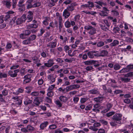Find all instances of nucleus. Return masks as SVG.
I'll return each instance as SVG.
<instances>
[{
    "label": "nucleus",
    "mask_w": 133,
    "mask_h": 133,
    "mask_svg": "<svg viewBox=\"0 0 133 133\" xmlns=\"http://www.w3.org/2000/svg\"><path fill=\"white\" fill-rule=\"evenodd\" d=\"M84 29L88 31V33L90 35H93L96 33V28L91 25H88L84 26Z\"/></svg>",
    "instance_id": "obj_1"
},
{
    "label": "nucleus",
    "mask_w": 133,
    "mask_h": 133,
    "mask_svg": "<svg viewBox=\"0 0 133 133\" xmlns=\"http://www.w3.org/2000/svg\"><path fill=\"white\" fill-rule=\"evenodd\" d=\"M26 3L27 4L26 8L27 9L39 7L40 6L41 4V3L39 2L35 3L33 4H32V3L30 2L28 0L26 1Z\"/></svg>",
    "instance_id": "obj_2"
},
{
    "label": "nucleus",
    "mask_w": 133,
    "mask_h": 133,
    "mask_svg": "<svg viewBox=\"0 0 133 133\" xmlns=\"http://www.w3.org/2000/svg\"><path fill=\"white\" fill-rule=\"evenodd\" d=\"M32 76L30 74H28L26 75L24 77V79L23 81V84H26L29 83L31 81V78Z\"/></svg>",
    "instance_id": "obj_3"
},
{
    "label": "nucleus",
    "mask_w": 133,
    "mask_h": 133,
    "mask_svg": "<svg viewBox=\"0 0 133 133\" xmlns=\"http://www.w3.org/2000/svg\"><path fill=\"white\" fill-rule=\"evenodd\" d=\"M57 42V39L55 38L54 42H50L47 44L46 46L50 48H55L56 46Z\"/></svg>",
    "instance_id": "obj_4"
},
{
    "label": "nucleus",
    "mask_w": 133,
    "mask_h": 133,
    "mask_svg": "<svg viewBox=\"0 0 133 133\" xmlns=\"http://www.w3.org/2000/svg\"><path fill=\"white\" fill-rule=\"evenodd\" d=\"M122 115L120 114H116L114 115L112 118V119H115L116 121H118V122L121 123V121L122 119Z\"/></svg>",
    "instance_id": "obj_5"
},
{
    "label": "nucleus",
    "mask_w": 133,
    "mask_h": 133,
    "mask_svg": "<svg viewBox=\"0 0 133 133\" xmlns=\"http://www.w3.org/2000/svg\"><path fill=\"white\" fill-rule=\"evenodd\" d=\"M26 15H23L20 18H18L16 21V23L18 25L22 24L26 20Z\"/></svg>",
    "instance_id": "obj_6"
},
{
    "label": "nucleus",
    "mask_w": 133,
    "mask_h": 133,
    "mask_svg": "<svg viewBox=\"0 0 133 133\" xmlns=\"http://www.w3.org/2000/svg\"><path fill=\"white\" fill-rule=\"evenodd\" d=\"M19 71L18 69H16L14 71L10 70L8 71V74L12 77H15L17 76L18 73Z\"/></svg>",
    "instance_id": "obj_7"
},
{
    "label": "nucleus",
    "mask_w": 133,
    "mask_h": 133,
    "mask_svg": "<svg viewBox=\"0 0 133 133\" xmlns=\"http://www.w3.org/2000/svg\"><path fill=\"white\" fill-rule=\"evenodd\" d=\"M54 64L53 59H50L48 61L47 63H44V65L47 67H50Z\"/></svg>",
    "instance_id": "obj_8"
},
{
    "label": "nucleus",
    "mask_w": 133,
    "mask_h": 133,
    "mask_svg": "<svg viewBox=\"0 0 133 133\" xmlns=\"http://www.w3.org/2000/svg\"><path fill=\"white\" fill-rule=\"evenodd\" d=\"M33 13L31 11H29L28 12L27 17L25 18L26 20L28 22L31 21L33 19Z\"/></svg>",
    "instance_id": "obj_9"
},
{
    "label": "nucleus",
    "mask_w": 133,
    "mask_h": 133,
    "mask_svg": "<svg viewBox=\"0 0 133 133\" xmlns=\"http://www.w3.org/2000/svg\"><path fill=\"white\" fill-rule=\"evenodd\" d=\"M48 79L50 81V83H52L55 81V77H54L52 74H50L48 76Z\"/></svg>",
    "instance_id": "obj_10"
},
{
    "label": "nucleus",
    "mask_w": 133,
    "mask_h": 133,
    "mask_svg": "<svg viewBox=\"0 0 133 133\" xmlns=\"http://www.w3.org/2000/svg\"><path fill=\"white\" fill-rule=\"evenodd\" d=\"M70 13L67 10V9H65L64 10L63 12V16L65 18H68L70 16Z\"/></svg>",
    "instance_id": "obj_11"
},
{
    "label": "nucleus",
    "mask_w": 133,
    "mask_h": 133,
    "mask_svg": "<svg viewBox=\"0 0 133 133\" xmlns=\"http://www.w3.org/2000/svg\"><path fill=\"white\" fill-rule=\"evenodd\" d=\"M108 52L107 50H103L101 51V54L100 55H95V56L97 57H103L107 55L108 54Z\"/></svg>",
    "instance_id": "obj_12"
},
{
    "label": "nucleus",
    "mask_w": 133,
    "mask_h": 133,
    "mask_svg": "<svg viewBox=\"0 0 133 133\" xmlns=\"http://www.w3.org/2000/svg\"><path fill=\"white\" fill-rule=\"evenodd\" d=\"M89 92L91 94L93 95L99 94L100 92L97 89H94L89 91Z\"/></svg>",
    "instance_id": "obj_13"
},
{
    "label": "nucleus",
    "mask_w": 133,
    "mask_h": 133,
    "mask_svg": "<svg viewBox=\"0 0 133 133\" xmlns=\"http://www.w3.org/2000/svg\"><path fill=\"white\" fill-rule=\"evenodd\" d=\"M59 39H61V41H62V43L63 44H65L66 42L68 40V39L67 37H63V36L61 35L59 36Z\"/></svg>",
    "instance_id": "obj_14"
},
{
    "label": "nucleus",
    "mask_w": 133,
    "mask_h": 133,
    "mask_svg": "<svg viewBox=\"0 0 133 133\" xmlns=\"http://www.w3.org/2000/svg\"><path fill=\"white\" fill-rule=\"evenodd\" d=\"M38 26V23H33L27 26V28L28 29H30L31 28H34L35 29L37 28Z\"/></svg>",
    "instance_id": "obj_15"
},
{
    "label": "nucleus",
    "mask_w": 133,
    "mask_h": 133,
    "mask_svg": "<svg viewBox=\"0 0 133 133\" xmlns=\"http://www.w3.org/2000/svg\"><path fill=\"white\" fill-rule=\"evenodd\" d=\"M107 108L105 109L103 111L105 113L109 111L110 109L112 107V105L111 103H108L106 104Z\"/></svg>",
    "instance_id": "obj_16"
},
{
    "label": "nucleus",
    "mask_w": 133,
    "mask_h": 133,
    "mask_svg": "<svg viewBox=\"0 0 133 133\" xmlns=\"http://www.w3.org/2000/svg\"><path fill=\"white\" fill-rule=\"evenodd\" d=\"M96 62V61L94 60L88 61L84 62V63L86 65H91L93 63L95 64Z\"/></svg>",
    "instance_id": "obj_17"
},
{
    "label": "nucleus",
    "mask_w": 133,
    "mask_h": 133,
    "mask_svg": "<svg viewBox=\"0 0 133 133\" xmlns=\"http://www.w3.org/2000/svg\"><path fill=\"white\" fill-rule=\"evenodd\" d=\"M48 124V122H44L42 123L40 125V128L41 129L43 130L46 127Z\"/></svg>",
    "instance_id": "obj_18"
},
{
    "label": "nucleus",
    "mask_w": 133,
    "mask_h": 133,
    "mask_svg": "<svg viewBox=\"0 0 133 133\" xmlns=\"http://www.w3.org/2000/svg\"><path fill=\"white\" fill-rule=\"evenodd\" d=\"M112 121H111V122L110 123V124L111 126L112 127H115L117 125V123L120 124L121 123H120V122H118V121H116L115 119H112Z\"/></svg>",
    "instance_id": "obj_19"
},
{
    "label": "nucleus",
    "mask_w": 133,
    "mask_h": 133,
    "mask_svg": "<svg viewBox=\"0 0 133 133\" xmlns=\"http://www.w3.org/2000/svg\"><path fill=\"white\" fill-rule=\"evenodd\" d=\"M60 101L63 102H65L67 101L68 98L67 97L64 96H61L59 97Z\"/></svg>",
    "instance_id": "obj_20"
},
{
    "label": "nucleus",
    "mask_w": 133,
    "mask_h": 133,
    "mask_svg": "<svg viewBox=\"0 0 133 133\" xmlns=\"http://www.w3.org/2000/svg\"><path fill=\"white\" fill-rule=\"evenodd\" d=\"M2 3L3 5H5L8 8H9L11 6L10 2V1H2Z\"/></svg>",
    "instance_id": "obj_21"
},
{
    "label": "nucleus",
    "mask_w": 133,
    "mask_h": 133,
    "mask_svg": "<svg viewBox=\"0 0 133 133\" xmlns=\"http://www.w3.org/2000/svg\"><path fill=\"white\" fill-rule=\"evenodd\" d=\"M119 44V42L116 40H114L113 42L110 44V46L111 47L116 46Z\"/></svg>",
    "instance_id": "obj_22"
},
{
    "label": "nucleus",
    "mask_w": 133,
    "mask_h": 133,
    "mask_svg": "<svg viewBox=\"0 0 133 133\" xmlns=\"http://www.w3.org/2000/svg\"><path fill=\"white\" fill-rule=\"evenodd\" d=\"M42 100V99L41 98H38L34 100V103L36 105L38 106Z\"/></svg>",
    "instance_id": "obj_23"
},
{
    "label": "nucleus",
    "mask_w": 133,
    "mask_h": 133,
    "mask_svg": "<svg viewBox=\"0 0 133 133\" xmlns=\"http://www.w3.org/2000/svg\"><path fill=\"white\" fill-rule=\"evenodd\" d=\"M103 98V97H100L95 98L94 99V101L96 102H100L102 101Z\"/></svg>",
    "instance_id": "obj_24"
},
{
    "label": "nucleus",
    "mask_w": 133,
    "mask_h": 133,
    "mask_svg": "<svg viewBox=\"0 0 133 133\" xmlns=\"http://www.w3.org/2000/svg\"><path fill=\"white\" fill-rule=\"evenodd\" d=\"M44 19L43 22V24L45 25H48L49 24L48 21L49 20V18L48 17H45Z\"/></svg>",
    "instance_id": "obj_25"
},
{
    "label": "nucleus",
    "mask_w": 133,
    "mask_h": 133,
    "mask_svg": "<svg viewBox=\"0 0 133 133\" xmlns=\"http://www.w3.org/2000/svg\"><path fill=\"white\" fill-rule=\"evenodd\" d=\"M32 59L35 64L38 63L40 61V60L39 58L36 56L32 57Z\"/></svg>",
    "instance_id": "obj_26"
},
{
    "label": "nucleus",
    "mask_w": 133,
    "mask_h": 133,
    "mask_svg": "<svg viewBox=\"0 0 133 133\" xmlns=\"http://www.w3.org/2000/svg\"><path fill=\"white\" fill-rule=\"evenodd\" d=\"M24 91V89L22 88H20L18 89L17 92H13V93L16 95H18L19 93H22Z\"/></svg>",
    "instance_id": "obj_27"
},
{
    "label": "nucleus",
    "mask_w": 133,
    "mask_h": 133,
    "mask_svg": "<svg viewBox=\"0 0 133 133\" xmlns=\"http://www.w3.org/2000/svg\"><path fill=\"white\" fill-rule=\"evenodd\" d=\"M75 61V58L73 57H71L69 59L66 58L64 59V61L66 62L69 63H71L73 61Z\"/></svg>",
    "instance_id": "obj_28"
},
{
    "label": "nucleus",
    "mask_w": 133,
    "mask_h": 133,
    "mask_svg": "<svg viewBox=\"0 0 133 133\" xmlns=\"http://www.w3.org/2000/svg\"><path fill=\"white\" fill-rule=\"evenodd\" d=\"M28 132V131L32 132L34 130V128L32 126L30 125H28L26 127Z\"/></svg>",
    "instance_id": "obj_29"
},
{
    "label": "nucleus",
    "mask_w": 133,
    "mask_h": 133,
    "mask_svg": "<svg viewBox=\"0 0 133 133\" xmlns=\"http://www.w3.org/2000/svg\"><path fill=\"white\" fill-rule=\"evenodd\" d=\"M128 72L131 71L133 69V64H130L126 66Z\"/></svg>",
    "instance_id": "obj_30"
},
{
    "label": "nucleus",
    "mask_w": 133,
    "mask_h": 133,
    "mask_svg": "<svg viewBox=\"0 0 133 133\" xmlns=\"http://www.w3.org/2000/svg\"><path fill=\"white\" fill-rule=\"evenodd\" d=\"M9 91V90L5 88L2 91V94L4 96H6L8 95Z\"/></svg>",
    "instance_id": "obj_31"
},
{
    "label": "nucleus",
    "mask_w": 133,
    "mask_h": 133,
    "mask_svg": "<svg viewBox=\"0 0 133 133\" xmlns=\"http://www.w3.org/2000/svg\"><path fill=\"white\" fill-rule=\"evenodd\" d=\"M32 102V100L29 99H27L24 101V103L25 105H28L31 104Z\"/></svg>",
    "instance_id": "obj_32"
},
{
    "label": "nucleus",
    "mask_w": 133,
    "mask_h": 133,
    "mask_svg": "<svg viewBox=\"0 0 133 133\" xmlns=\"http://www.w3.org/2000/svg\"><path fill=\"white\" fill-rule=\"evenodd\" d=\"M64 25L66 28H69L71 26L70 22L69 21L67 20L64 23Z\"/></svg>",
    "instance_id": "obj_33"
},
{
    "label": "nucleus",
    "mask_w": 133,
    "mask_h": 133,
    "mask_svg": "<svg viewBox=\"0 0 133 133\" xmlns=\"http://www.w3.org/2000/svg\"><path fill=\"white\" fill-rule=\"evenodd\" d=\"M55 103L59 107H61L62 106V104L59 100H57L55 101Z\"/></svg>",
    "instance_id": "obj_34"
},
{
    "label": "nucleus",
    "mask_w": 133,
    "mask_h": 133,
    "mask_svg": "<svg viewBox=\"0 0 133 133\" xmlns=\"http://www.w3.org/2000/svg\"><path fill=\"white\" fill-rule=\"evenodd\" d=\"M87 55L89 58H92L94 57L93 51L88 52L87 53Z\"/></svg>",
    "instance_id": "obj_35"
},
{
    "label": "nucleus",
    "mask_w": 133,
    "mask_h": 133,
    "mask_svg": "<svg viewBox=\"0 0 133 133\" xmlns=\"http://www.w3.org/2000/svg\"><path fill=\"white\" fill-rule=\"evenodd\" d=\"M121 67L120 65L117 63L115 64L114 66V69L116 70H119Z\"/></svg>",
    "instance_id": "obj_36"
},
{
    "label": "nucleus",
    "mask_w": 133,
    "mask_h": 133,
    "mask_svg": "<svg viewBox=\"0 0 133 133\" xmlns=\"http://www.w3.org/2000/svg\"><path fill=\"white\" fill-rule=\"evenodd\" d=\"M101 29L105 31H107L108 30V28L106 27V26L104 25L100 24L99 25Z\"/></svg>",
    "instance_id": "obj_37"
},
{
    "label": "nucleus",
    "mask_w": 133,
    "mask_h": 133,
    "mask_svg": "<svg viewBox=\"0 0 133 133\" xmlns=\"http://www.w3.org/2000/svg\"><path fill=\"white\" fill-rule=\"evenodd\" d=\"M22 43L24 44L27 45L30 44L31 43V41L28 38V39L23 41Z\"/></svg>",
    "instance_id": "obj_38"
},
{
    "label": "nucleus",
    "mask_w": 133,
    "mask_h": 133,
    "mask_svg": "<svg viewBox=\"0 0 133 133\" xmlns=\"http://www.w3.org/2000/svg\"><path fill=\"white\" fill-rule=\"evenodd\" d=\"M104 44V43L102 41H99L97 44V46L98 47H101L103 46Z\"/></svg>",
    "instance_id": "obj_39"
},
{
    "label": "nucleus",
    "mask_w": 133,
    "mask_h": 133,
    "mask_svg": "<svg viewBox=\"0 0 133 133\" xmlns=\"http://www.w3.org/2000/svg\"><path fill=\"white\" fill-rule=\"evenodd\" d=\"M56 4L52 2V1L50 0L48 3V6L50 7H52L54 6Z\"/></svg>",
    "instance_id": "obj_40"
},
{
    "label": "nucleus",
    "mask_w": 133,
    "mask_h": 133,
    "mask_svg": "<svg viewBox=\"0 0 133 133\" xmlns=\"http://www.w3.org/2000/svg\"><path fill=\"white\" fill-rule=\"evenodd\" d=\"M74 89L73 85H69L66 87V92L72 90Z\"/></svg>",
    "instance_id": "obj_41"
},
{
    "label": "nucleus",
    "mask_w": 133,
    "mask_h": 133,
    "mask_svg": "<svg viewBox=\"0 0 133 133\" xmlns=\"http://www.w3.org/2000/svg\"><path fill=\"white\" fill-rule=\"evenodd\" d=\"M133 76V72H129L125 75V77H130Z\"/></svg>",
    "instance_id": "obj_42"
},
{
    "label": "nucleus",
    "mask_w": 133,
    "mask_h": 133,
    "mask_svg": "<svg viewBox=\"0 0 133 133\" xmlns=\"http://www.w3.org/2000/svg\"><path fill=\"white\" fill-rule=\"evenodd\" d=\"M123 101L126 104H130L131 102L129 98H126L125 99H123Z\"/></svg>",
    "instance_id": "obj_43"
},
{
    "label": "nucleus",
    "mask_w": 133,
    "mask_h": 133,
    "mask_svg": "<svg viewBox=\"0 0 133 133\" xmlns=\"http://www.w3.org/2000/svg\"><path fill=\"white\" fill-rule=\"evenodd\" d=\"M88 99L89 98L87 97L81 98L80 99V102L82 103H84L88 100Z\"/></svg>",
    "instance_id": "obj_44"
},
{
    "label": "nucleus",
    "mask_w": 133,
    "mask_h": 133,
    "mask_svg": "<svg viewBox=\"0 0 133 133\" xmlns=\"http://www.w3.org/2000/svg\"><path fill=\"white\" fill-rule=\"evenodd\" d=\"M115 113V112L114 111H111L109 112L106 114V115L108 117H109L110 116H112V115H114Z\"/></svg>",
    "instance_id": "obj_45"
},
{
    "label": "nucleus",
    "mask_w": 133,
    "mask_h": 133,
    "mask_svg": "<svg viewBox=\"0 0 133 133\" xmlns=\"http://www.w3.org/2000/svg\"><path fill=\"white\" fill-rule=\"evenodd\" d=\"M36 36L35 35H33L30 36L28 38L31 41L34 40L36 39Z\"/></svg>",
    "instance_id": "obj_46"
},
{
    "label": "nucleus",
    "mask_w": 133,
    "mask_h": 133,
    "mask_svg": "<svg viewBox=\"0 0 133 133\" xmlns=\"http://www.w3.org/2000/svg\"><path fill=\"white\" fill-rule=\"evenodd\" d=\"M128 72V71L127 70L126 67L125 68H123L119 71V73H126Z\"/></svg>",
    "instance_id": "obj_47"
},
{
    "label": "nucleus",
    "mask_w": 133,
    "mask_h": 133,
    "mask_svg": "<svg viewBox=\"0 0 133 133\" xmlns=\"http://www.w3.org/2000/svg\"><path fill=\"white\" fill-rule=\"evenodd\" d=\"M99 121L102 124L104 125H107L108 123L107 121L103 119H101L99 120Z\"/></svg>",
    "instance_id": "obj_48"
},
{
    "label": "nucleus",
    "mask_w": 133,
    "mask_h": 133,
    "mask_svg": "<svg viewBox=\"0 0 133 133\" xmlns=\"http://www.w3.org/2000/svg\"><path fill=\"white\" fill-rule=\"evenodd\" d=\"M41 56L44 58H45L47 56H49V54H46L45 52L43 51L41 53Z\"/></svg>",
    "instance_id": "obj_49"
},
{
    "label": "nucleus",
    "mask_w": 133,
    "mask_h": 133,
    "mask_svg": "<svg viewBox=\"0 0 133 133\" xmlns=\"http://www.w3.org/2000/svg\"><path fill=\"white\" fill-rule=\"evenodd\" d=\"M80 16L79 15H77L74 17L73 20L75 21H78L80 19Z\"/></svg>",
    "instance_id": "obj_50"
},
{
    "label": "nucleus",
    "mask_w": 133,
    "mask_h": 133,
    "mask_svg": "<svg viewBox=\"0 0 133 133\" xmlns=\"http://www.w3.org/2000/svg\"><path fill=\"white\" fill-rule=\"evenodd\" d=\"M130 79L129 78H121L122 81L124 82H129Z\"/></svg>",
    "instance_id": "obj_51"
},
{
    "label": "nucleus",
    "mask_w": 133,
    "mask_h": 133,
    "mask_svg": "<svg viewBox=\"0 0 133 133\" xmlns=\"http://www.w3.org/2000/svg\"><path fill=\"white\" fill-rule=\"evenodd\" d=\"M66 9H67L68 11H72L74 10V8L71 5L67 7Z\"/></svg>",
    "instance_id": "obj_52"
},
{
    "label": "nucleus",
    "mask_w": 133,
    "mask_h": 133,
    "mask_svg": "<svg viewBox=\"0 0 133 133\" xmlns=\"http://www.w3.org/2000/svg\"><path fill=\"white\" fill-rule=\"evenodd\" d=\"M89 129L94 131H97L98 130V129L93 126L90 127Z\"/></svg>",
    "instance_id": "obj_53"
},
{
    "label": "nucleus",
    "mask_w": 133,
    "mask_h": 133,
    "mask_svg": "<svg viewBox=\"0 0 133 133\" xmlns=\"http://www.w3.org/2000/svg\"><path fill=\"white\" fill-rule=\"evenodd\" d=\"M7 75L6 74L4 73H0V78H6L7 77Z\"/></svg>",
    "instance_id": "obj_54"
},
{
    "label": "nucleus",
    "mask_w": 133,
    "mask_h": 133,
    "mask_svg": "<svg viewBox=\"0 0 133 133\" xmlns=\"http://www.w3.org/2000/svg\"><path fill=\"white\" fill-rule=\"evenodd\" d=\"M111 12L113 13V15L115 16H117L119 15V13L118 12L115 10H112Z\"/></svg>",
    "instance_id": "obj_55"
},
{
    "label": "nucleus",
    "mask_w": 133,
    "mask_h": 133,
    "mask_svg": "<svg viewBox=\"0 0 133 133\" xmlns=\"http://www.w3.org/2000/svg\"><path fill=\"white\" fill-rule=\"evenodd\" d=\"M25 68H22L20 71V74L22 76H23L25 74Z\"/></svg>",
    "instance_id": "obj_56"
},
{
    "label": "nucleus",
    "mask_w": 133,
    "mask_h": 133,
    "mask_svg": "<svg viewBox=\"0 0 133 133\" xmlns=\"http://www.w3.org/2000/svg\"><path fill=\"white\" fill-rule=\"evenodd\" d=\"M40 33L38 34V36H41L45 32V30L43 28H41L40 29Z\"/></svg>",
    "instance_id": "obj_57"
},
{
    "label": "nucleus",
    "mask_w": 133,
    "mask_h": 133,
    "mask_svg": "<svg viewBox=\"0 0 133 133\" xmlns=\"http://www.w3.org/2000/svg\"><path fill=\"white\" fill-rule=\"evenodd\" d=\"M79 99V98L77 96H75L74 97L73 100L75 103H77Z\"/></svg>",
    "instance_id": "obj_58"
},
{
    "label": "nucleus",
    "mask_w": 133,
    "mask_h": 133,
    "mask_svg": "<svg viewBox=\"0 0 133 133\" xmlns=\"http://www.w3.org/2000/svg\"><path fill=\"white\" fill-rule=\"evenodd\" d=\"M31 95L33 96H37L39 95V93L38 91H34L31 93Z\"/></svg>",
    "instance_id": "obj_59"
},
{
    "label": "nucleus",
    "mask_w": 133,
    "mask_h": 133,
    "mask_svg": "<svg viewBox=\"0 0 133 133\" xmlns=\"http://www.w3.org/2000/svg\"><path fill=\"white\" fill-rule=\"evenodd\" d=\"M47 95L48 97H51L53 95V93L52 91H48L47 93Z\"/></svg>",
    "instance_id": "obj_60"
},
{
    "label": "nucleus",
    "mask_w": 133,
    "mask_h": 133,
    "mask_svg": "<svg viewBox=\"0 0 133 133\" xmlns=\"http://www.w3.org/2000/svg\"><path fill=\"white\" fill-rule=\"evenodd\" d=\"M123 92L122 90H117L114 91V94H115L117 95V94L122 93Z\"/></svg>",
    "instance_id": "obj_61"
},
{
    "label": "nucleus",
    "mask_w": 133,
    "mask_h": 133,
    "mask_svg": "<svg viewBox=\"0 0 133 133\" xmlns=\"http://www.w3.org/2000/svg\"><path fill=\"white\" fill-rule=\"evenodd\" d=\"M49 128L50 129H54L57 128V126L55 124H53L50 125L49 127Z\"/></svg>",
    "instance_id": "obj_62"
},
{
    "label": "nucleus",
    "mask_w": 133,
    "mask_h": 133,
    "mask_svg": "<svg viewBox=\"0 0 133 133\" xmlns=\"http://www.w3.org/2000/svg\"><path fill=\"white\" fill-rule=\"evenodd\" d=\"M22 103V101L20 99H18L16 101V104L18 105H21Z\"/></svg>",
    "instance_id": "obj_63"
},
{
    "label": "nucleus",
    "mask_w": 133,
    "mask_h": 133,
    "mask_svg": "<svg viewBox=\"0 0 133 133\" xmlns=\"http://www.w3.org/2000/svg\"><path fill=\"white\" fill-rule=\"evenodd\" d=\"M101 125V124L99 123L98 122L95 123L93 124V126L96 128L99 127Z\"/></svg>",
    "instance_id": "obj_64"
}]
</instances>
